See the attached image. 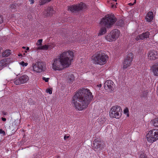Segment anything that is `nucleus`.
<instances>
[{
	"label": "nucleus",
	"instance_id": "nucleus-1",
	"mask_svg": "<svg viewBox=\"0 0 158 158\" xmlns=\"http://www.w3.org/2000/svg\"><path fill=\"white\" fill-rule=\"evenodd\" d=\"M93 98L89 90L84 88L79 90L72 98V103L76 108L81 110L87 107Z\"/></svg>",
	"mask_w": 158,
	"mask_h": 158
},
{
	"label": "nucleus",
	"instance_id": "nucleus-2",
	"mask_svg": "<svg viewBox=\"0 0 158 158\" xmlns=\"http://www.w3.org/2000/svg\"><path fill=\"white\" fill-rule=\"evenodd\" d=\"M73 57V52L71 51L62 53L58 58L54 60L53 69L55 70H60L68 67L70 65Z\"/></svg>",
	"mask_w": 158,
	"mask_h": 158
},
{
	"label": "nucleus",
	"instance_id": "nucleus-3",
	"mask_svg": "<svg viewBox=\"0 0 158 158\" xmlns=\"http://www.w3.org/2000/svg\"><path fill=\"white\" fill-rule=\"evenodd\" d=\"M116 19L114 14H108L105 15L103 18L100 23L102 28L100 30L98 35H101L105 34L106 32V27H110L116 22Z\"/></svg>",
	"mask_w": 158,
	"mask_h": 158
},
{
	"label": "nucleus",
	"instance_id": "nucleus-4",
	"mask_svg": "<svg viewBox=\"0 0 158 158\" xmlns=\"http://www.w3.org/2000/svg\"><path fill=\"white\" fill-rule=\"evenodd\" d=\"M107 56L104 53L101 51L97 52L92 56L94 63L102 65L105 64Z\"/></svg>",
	"mask_w": 158,
	"mask_h": 158
},
{
	"label": "nucleus",
	"instance_id": "nucleus-5",
	"mask_svg": "<svg viewBox=\"0 0 158 158\" xmlns=\"http://www.w3.org/2000/svg\"><path fill=\"white\" fill-rule=\"evenodd\" d=\"M86 8V5L82 2L79 4L72 5L68 6V10H70L72 13H79L81 11L85 9Z\"/></svg>",
	"mask_w": 158,
	"mask_h": 158
},
{
	"label": "nucleus",
	"instance_id": "nucleus-6",
	"mask_svg": "<svg viewBox=\"0 0 158 158\" xmlns=\"http://www.w3.org/2000/svg\"><path fill=\"white\" fill-rule=\"evenodd\" d=\"M122 112L121 107L120 106H113L110 110V116L111 118L118 119L121 116Z\"/></svg>",
	"mask_w": 158,
	"mask_h": 158
},
{
	"label": "nucleus",
	"instance_id": "nucleus-7",
	"mask_svg": "<svg viewBox=\"0 0 158 158\" xmlns=\"http://www.w3.org/2000/svg\"><path fill=\"white\" fill-rule=\"evenodd\" d=\"M148 142L153 143L158 139V129H153L148 132L147 135Z\"/></svg>",
	"mask_w": 158,
	"mask_h": 158
},
{
	"label": "nucleus",
	"instance_id": "nucleus-8",
	"mask_svg": "<svg viewBox=\"0 0 158 158\" xmlns=\"http://www.w3.org/2000/svg\"><path fill=\"white\" fill-rule=\"evenodd\" d=\"M119 31L118 29H115L106 36L105 39L109 42L115 41L119 37Z\"/></svg>",
	"mask_w": 158,
	"mask_h": 158
},
{
	"label": "nucleus",
	"instance_id": "nucleus-9",
	"mask_svg": "<svg viewBox=\"0 0 158 158\" xmlns=\"http://www.w3.org/2000/svg\"><path fill=\"white\" fill-rule=\"evenodd\" d=\"M104 147V143L100 139L97 138L94 140L93 148L95 151L98 152L103 150Z\"/></svg>",
	"mask_w": 158,
	"mask_h": 158
},
{
	"label": "nucleus",
	"instance_id": "nucleus-10",
	"mask_svg": "<svg viewBox=\"0 0 158 158\" xmlns=\"http://www.w3.org/2000/svg\"><path fill=\"white\" fill-rule=\"evenodd\" d=\"M104 147V143L100 139L97 138L94 140L93 148L95 151L98 152L103 150Z\"/></svg>",
	"mask_w": 158,
	"mask_h": 158
},
{
	"label": "nucleus",
	"instance_id": "nucleus-11",
	"mask_svg": "<svg viewBox=\"0 0 158 158\" xmlns=\"http://www.w3.org/2000/svg\"><path fill=\"white\" fill-rule=\"evenodd\" d=\"M34 70L37 73H40L44 71L46 69V64L45 63L41 61H38L33 64Z\"/></svg>",
	"mask_w": 158,
	"mask_h": 158
},
{
	"label": "nucleus",
	"instance_id": "nucleus-12",
	"mask_svg": "<svg viewBox=\"0 0 158 158\" xmlns=\"http://www.w3.org/2000/svg\"><path fill=\"white\" fill-rule=\"evenodd\" d=\"M134 56L133 54L130 52L128 53L125 58L123 62V68L126 69L129 66L133 60Z\"/></svg>",
	"mask_w": 158,
	"mask_h": 158
},
{
	"label": "nucleus",
	"instance_id": "nucleus-13",
	"mask_svg": "<svg viewBox=\"0 0 158 158\" xmlns=\"http://www.w3.org/2000/svg\"><path fill=\"white\" fill-rule=\"evenodd\" d=\"M104 88L108 90L109 91L111 92L113 91L114 88L115 87V85L114 82L111 80H108L106 81L104 84Z\"/></svg>",
	"mask_w": 158,
	"mask_h": 158
},
{
	"label": "nucleus",
	"instance_id": "nucleus-14",
	"mask_svg": "<svg viewBox=\"0 0 158 158\" xmlns=\"http://www.w3.org/2000/svg\"><path fill=\"white\" fill-rule=\"evenodd\" d=\"M28 80V77L26 75H24L15 81L14 83L16 85H19L26 83Z\"/></svg>",
	"mask_w": 158,
	"mask_h": 158
},
{
	"label": "nucleus",
	"instance_id": "nucleus-15",
	"mask_svg": "<svg viewBox=\"0 0 158 158\" xmlns=\"http://www.w3.org/2000/svg\"><path fill=\"white\" fill-rule=\"evenodd\" d=\"M148 59L154 60L158 58V52L155 50L149 51L148 54Z\"/></svg>",
	"mask_w": 158,
	"mask_h": 158
},
{
	"label": "nucleus",
	"instance_id": "nucleus-16",
	"mask_svg": "<svg viewBox=\"0 0 158 158\" xmlns=\"http://www.w3.org/2000/svg\"><path fill=\"white\" fill-rule=\"evenodd\" d=\"M150 35L149 32L147 31L143 32L142 34L139 35L135 38L136 40H143L149 37Z\"/></svg>",
	"mask_w": 158,
	"mask_h": 158
},
{
	"label": "nucleus",
	"instance_id": "nucleus-17",
	"mask_svg": "<svg viewBox=\"0 0 158 158\" xmlns=\"http://www.w3.org/2000/svg\"><path fill=\"white\" fill-rule=\"evenodd\" d=\"M54 13L55 11L52 7H48L47 9L44 11V14L46 16L52 15Z\"/></svg>",
	"mask_w": 158,
	"mask_h": 158
},
{
	"label": "nucleus",
	"instance_id": "nucleus-18",
	"mask_svg": "<svg viewBox=\"0 0 158 158\" xmlns=\"http://www.w3.org/2000/svg\"><path fill=\"white\" fill-rule=\"evenodd\" d=\"M8 59H4L0 61V69H2L4 67L6 66L9 64L8 62Z\"/></svg>",
	"mask_w": 158,
	"mask_h": 158
},
{
	"label": "nucleus",
	"instance_id": "nucleus-19",
	"mask_svg": "<svg viewBox=\"0 0 158 158\" xmlns=\"http://www.w3.org/2000/svg\"><path fill=\"white\" fill-rule=\"evenodd\" d=\"M152 69L154 75L158 76V63H155L152 66Z\"/></svg>",
	"mask_w": 158,
	"mask_h": 158
},
{
	"label": "nucleus",
	"instance_id": "nucleus-20",
	"mask_svg": "<svg viewBox=\"0 0 158 158\" xmlns=\"http://www.w3.org/2000/svg\"><path fill=\"white\" fill-rule=\"evenodd\" d=\"M153 17V12H149L145 17V19L147 21L150 22L152 20Z\"/></svg>",
	"mask_w": 158,
	"mask_h": 158
},
{
	"label": "nucleus",
	"instance_id": "nucleus-21",
	"mask_svg": "<svg viewBox=\"0 0 158 158\" xmlns=\"http://www.w3.org/2000/svg\"><path fill=\"white\" fill-rule=\"evenodd\" d=\"M67 81L69 83L72 82L74 80V76L72 74H70L67 76Z\"/></svg>",
	"mask_w": 158,
	"mask_h": 158
},
{
	"label": "nucleus",
	"instance_id": "nucleus-22",
	"mask_svg": "<svg viewBox=\"0 0 158 158\" xmlns=\"http://www.w3.org/2000/svg\"><path fill=\"white\" fill-rule=\"evenodd\" d=\"M151 123L154 127H158V118L152 120L151 122Z\"/></svg>",
	"mask_w": 158,
	"mask_h": 158
},
{
	"label": "nucleus",
	"instance_id": "nucleus-23",
	"mask_svg": "<svg viewBox=\"0 0 158 158\" xmlns=\"http://www.w3.org/2000/svg\"><path fill=\"white\" fill-rule=\"evenodd\" d=\"M10 50L9 49L6 50L4 52H2V56L3 57H6L9 56L10 54Z\"/></svg>",
	"mask_w": 158,
	"mask_h": 158
},
{
	"label": "nucleus",
	"instance_id": "nucleus-24",
	"mask_svg": "<svg viewBox=\"0 0 158 158\" xmlns=\"http://www.w3.org/2000/svg\"><path fill=\"white\" fill-rule=\"evenodd\" d=\"M124 22L122 19H120L116 23V25L117 26L120 27H123V26Z\"/></svg>",
	"mask_w": 158,
	"mask_h": 158
},
{
	"label": "nucleus",
	"instance_id": "nucleus-25",
	"mask_svg": "<svg viewBox=\"0 0 158 158\" xmlns=\"http://www.w3.org/2000/svg\"><path fill=\"white\" fill-rule=\"evenodd\" d=\"M37 49L40 50H47L48 49V46L46 45L40 46Z\"/></svg>",
	"mask_w": 158,
	"mask_h": 158
},
{
	"label": "nucleus",
	"instance_id": "nucleus-26",
	"mask_svg": "<svg viewBox=\"0 0 158 158\" xmlns=\"http://www.w3.org/2000/svg\"><path fill=\"white\" fill-rule=\"evenodd\" d=\"M42 39H40L37 42V43L36 44V45L37 46H41L42 44Z\"/></svg>",
	"mask_w": 158,
	"mask_h": 158
},
{
	"label": "nucleus",
	"instance_id": "nucleus-27",
	"mask_svg": "<svg viewBox=\"0 0 158 158\" xmlns=\"http://www.w3.org/2000/svg\"><path fill=\"white\" fill-rule=\"evenodd\" d=\"M19 64L23 67L26 66L28 64V63H25L23 61H22L20 62Z\"/></svg>",
	"mask_w": 158,
	"mask_h": 158
},
{
	"label": "nucleus",
	"instance_id": "nucleus-28",
	"mask_svg": "<svg viewBox=\"0 0 158 158\" xmlns=\"http://www.w3.org/2000/svg\"><path fill=\"white\" fill-rule=\"evenodd\" d=\"M99 121L101 123H103L106 121V118H99Z\"/></svg>",
	"mask_w": 158,
	"mask_h": 158
},
{
	"label": "nucleus",
	"instance_id": "nucleus-29",
	"mask_svg": "<svg viewBox=\"0 0 158 158\" xmlns=\"http://www.w3.org/2000/svg\"><path fill=\"white\" fill-rule=\"evenodd\" d=\"M4 20V19L2 16L0 15V24L3 23Z\"/></svg>",
	"mask_w": 158,
	"mask_h": 158
},
{
	"label": "nucleus",
	"instance_id": "nucleus-30",
	"mask_svg": "<svg viewBox=\"0 0 158 158\" xmlns=\"http://www.w3.org/2000/svg\"><path fill=\"white\" fill-rule=\"evenodd\" d=\"M48 46V49H51L54 47V45L53 44H49L47 45Z\"/></svg>",
	"mask_w": 158,
	"mask_h": 158
},
{
	"label": "nucleus",
	"instance_id": "nucleus-31",
	"mask_svg": "<svg viewBox=\"0 0 158 158\" xmlns=\"http://www.w3.org/2000/svg\"><path fill=\"white\" fill-rule=\"evenodd\" d=\"M140 158H147L146 155L144 154H140Z\"/></svg>",
	"mask_w": 158,
	"mask_h": 158
},
{
	"label": "nucleus",
	"instance_id": "nucleus-32",
	"mask_svg": "<svg viewBox=\"0 0 158 158\" xmlns=\"http://www.w3.org/2000/svg\"><path fill=\"white\" fill-rule=\"evenodd\" d=\"M42 79L44 81L46 82H48L49 80V78L43 77Z\"/></svg>",
	"mask_w": 158,
	"mask_h": 158
},
{
	"label": "nucleus",
	"instance_id": "nucleus-33",
	"mask_svg": "<svg viewBox=\"0 0 158 158\" xmlns=\"http://www.w3.org/2000/svg\"><path fill=\"white\" fill-rule=\"evenodd\" d=\"M0 134H3V135H5V132L4 131H3L2 129H0Z\"/></svg>",
	"mask_w": 158,
	"mask_h": 158
},
{
	"label": "nucleus",
	"instance_id": "nucleus-34",
	"mask_svg": "<svg viewBox=\"0 0 158 158\" xmlns=\"http://www.w3.org/2000/svg\"><path fill=\"white\" fill-rule=\"evenodd\" d=\"M15 7H16L15 5L14 4H13L12 5H10V8L12 9H15Z\"/></svg>",
	"mask_w": 158,
	"mask_h": 158
},
{
	"label": "nucleus",
	"instance_id": "nucleus-35",
	"mask_svg": "<svg viewBox=\"0 0 158 158\" xmlns=\"http://www.w3.org/2000/svg\"><path fill=\"white\" fill-rule=\"evenodd\" d=\"M129 112L128 109L127 108H126V109H125L124 110V113L125 114H127V113H128Z\"/></svg>",
	"mask_w": 158,
	"mask_h": 158
},
{
	"label": "nucleus",
	"instance_id": "nucleus-36",
	"mask_svg": "<svg viewBox=\"0 0 158 158\" xmlns=\"http://www.w3.org/2000/svg\"><path fill=\"white\" fill-rule=\"evenodd\" d=\"M47 93H49V94H51L52 93V90H51L50 89H47Z\"/></svg>",
	"mask_w": 158,
	"mask_h": 158
},
{
	"label": "nucleus",
	"instance_id": "nucleus-37",
	"mask_svg": "<svg viewBox=\"0 0 158 158\" xmlns=\"http://www.w3.org/2000/svg\"><path fill=\"white\" fill-rule=\"evenodd\" d=\"M136 2V0H135V2L133 3H130L128 4V5H129L130 6H133V5H134V4H135Z\"/></svg>",
	"mask_w": 158,
	"mask_h": 158
},
{
	"label": "nucleus",
	"instance_id": "nucleus-38",
	"mask_svg": "<svg viewBox=\"0 0 158 158\" xmlns=\"http://www.w3.org/2000/svg\"><path fill=\"white\" fill-rule=\"evenodd\" d=\"M30 4H32L34 2V0H29Z\"/></svg>",
	"mask_w": 158,
	"mask_h": 158
},
{
	"label": "nucleus",
	"instance_id": "nucleus-39",
	"mask_svg": "<svg viewBox=\"0 0 158 158\" xmlns=\"http://www.w3.org/2000/svg\"><path fill=\"white\" fill-rule=\"evenodd\" d=\"M69 137V136L64 135V139L66 140Z\"/></svg>",
	"mask_w": 158,
	"mask_h": 158
},
{
	"label": "nucleus",
	"instance_id": "nucleus-40",
	"mask_svg": "<svg viewBox=\"0 0 158 158\" xmlns=\"http://www.w3.org/2000/svg\"><path fill=\"white\" fill-rule=\"evenodd\" d=\"M2 120L3 121H6V119L5 118H2Z\"/></svg>",
	"mask_w": 158,
	"mask_h": 158
},
{
	"label": "nucleus",
	"instance_id": "nucleus-41",
	"mask_svg": "<svg viewBox=\"0 0 158 158\" xmlns=\"http://www.w3.org/2000/svg\"><path fill=\"white\" fill-rule=\"evenodd\" d=\"M111 7L112 8H114L116 7V5H112L111 6Z\"/></svg>",
	"mask_w": 158,
	"mask_h": 158
},
{
	"label": "nucleus",
	"instance_id": "nucleus-42",
	"mask_svg": "<svg viewBox=\"0 0 158 158\" xmlns=\"http://www.w3.org/2000/svg\"><path fill=\"white\" fill-rule=\"evenodd\" d=\"M2 113L4 115H6L7 114V112H4V111H3L2 112Z\"/></svg>",
	"mask_w": 158,
	"mask_h": 158
},
{
	"label": "nucleus",
	"instance_id": "nucleus-43",
	"mask_svg": "<svg viewBox=\"0 0 158 158\" xmlns=\"http://www.w3.org/2000/svg\"><path fill=\"white\" fill-rule=\"evenodd\" d=\"M97 86H98L99 87H102V84H100L98 85H97Z\"/></svg>",
	"mask_w": 158,
	"mask_h": 158
},
{
	"label": "nucleus",
	"instance_id": "nucleus-44",
	"mask_svg": "<svg viewBox=\"0 0 158 158\" xmlns=\"http://www.w3.org/2000/svg\"><path fill=\"white\" fill-rule=\"evenodd\" d=\"M29 49V47H27L26 48V50H28Z\"/></svg>",
	"mask_w": 158,
	"mask_h": 158
},
{
	"label": "nucleus",
	"instance_id": "nucleus-45",
	"mask_svg": "<svg viewBox=\"0 0 158 158\" xmlns=\"http://www.w3.org/2000/svg\"><path fill=\"white\" fill-rule=\"evenodd\" d=\"M18 56H22V54H20V53H19V55H18Z\"/></svg>",
	"mask_w": 158,
	"mask_h": 158
},
{
	"label": "nucleus",
	"instance_id": "nucleus-46",
	"mask_svg": "<svg viewBox=\"0 0 158 158\" xmlns=\"http://www.w3.org/2000/svg\"><path fill=\"white\" fill-rule=\"evenodd\" d=\"M22 48H23L25 49L26 48L25 47H22Z\"/></svg>",
	"mask_w": 158,
	"mask_h": 158
},
{
	"label": "nucleus",
	"instance_id": "nucleus-47",
	"mask_svg": "<svg viewBox=\"0 0 158 158\" xmlns=\"http://www.w3.org/2000/svg\"><path fill=\"white\" fill-rule=\"evenodd\" d=\"M127 113V116H129V114H128V113Z\"/></svg>",
	"mask_w": 158,
	"mask_h": 158
},
{
	"label": "nucleus",
	"instance_id": "nucleus-48",
	"mask_svg": "<svg viewBox=\"0 0 158 158\" xmlns=\"http://www.w3.org/2000/svg\"><path fill=\"white\" fill-rule=\"evenodd\" d=\"M57 158H60V156H58L57 157Z\"/></svg>",
	"mask_w": 158,
	"mask_h": 158
},
{
	"label": "nucleus",
	"instance_id": "nucleus-49",
	"mask_svg": "<svg viewBox=\"0 0 158 158\" xmlns=\"http://www.w3.org/2000/svg\"><path fill=\"white\" fill-rule=\"evenodd\" d=\"M113 0L114 1H115V2H116L117 1V0Z\"/></svg>",
	"mask_w": 158,
	"mask_h": 158
},
{
	"label": "nucleus",
	"instance_id": "nucleus-50",
	"mask_svg": "<svg viewBox=\"0 0 158 158\" xmlns=\"http://www.w3.org/2000/svg\"><path fill=\"white\" fill-rule=\"evenodd\" d=\"M25 52H27V51H25Z\"/></svg>",
	"mask_w": 158,
	"mask_h": 158
},
{
	"label": "nucleus",
	"instance_id": "nucleus-51",
	"mask_svg": "<svg viewBox=\"0 0 158 158\" xmlns=\"http://www.w3.org/2000/svg\"><path fill=\"white\" fill-rule=\"evenodd\" d=\"M157 84H158V82H157Z\"/></svg>",
	"mask_w": 158,
	"mask_h": 158
}]
</instances>
